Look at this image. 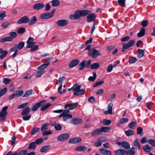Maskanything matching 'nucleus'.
I'll use <instances>...</instances> for the list:
<instances>
[{
    "mask_svg": "<svg viewBox=\"0 0 155 155\" xmlns=\"http://www.w3.org/2000/svg\"><path fill=\"white\" fill-rule=\"evenodd\" d=\"M9 36L1 38L0 39V43H2L8 41H12L14 38L17 36V34L15 32H10L9 34Z\"/></svg>",
    "mask_w": 155,
    "mask_h": 155,
    "instance_id": "nucleus-1",
    "label": "nucleus"
},
{
    "mask_svg": "<svg viewBox=\"0 0 155 155\" xmlns=\"http://www.w3.org/2000/svg\"><path fill=\"white\" fill-rule=\"evenodd\" d=\"M73 87V91H75L74 93V95L75 96L81 95L85 93V90L81 89V86L80 85L74 84Z\"/></svg>",
    "mask_w": 155,
    "mask_h": 155,
    "instance_id": "nucleus-2",
    "label": "nucleus"
},
{
    "mask_svg": "<svg viewBox=\"0 0 155 155\" xmlns=\"http://www.w3.org/2000/svg\"><path fill=\"white\" fill-rule=\"evenodd\" d=\"M87 54L89 56H91L92 58H96L98 56L101 55V54L98 50L93 48L91 50L88 51Z\"/></svg>",
    "mask_w": 155,
    "mask_h": 155,
    "instance_id": "nucleus-3",
    "label": "nucleus"
},
{
    "mask_svg": "<svg viewBox=\"0 0 155 155\" xmlns=\"http://www.w3.org/2000/svg\"><path fill=\"white\" fill-rule=\"evenodd\" d=\"M135 43V41L134 40L130 41L127 43H123L122 45H123V49L122 50V52H124L125 50L129 48L132 47Z\"/></svg>",
    "mask_w": 155,
    "mask_h": 155,
    "instance_id": "nucleus-4",
    "label": "nucleus"
},
{
    "mask_svg": "<svg viewBox=\"0 0 155 155\" xmlns=\"http://www.w3.org/2000/svg\"><path fill=\"white\" fill-rule=\"evenodd\" d=\"M70 137L69 134L67 133H63L57 137V140L58 141H63L68 139Z\"/></svg>",
    "mask_w": 155,
    "mask_h": 155,
    "instance_id": "nucleus-5",
    "label": "nucleus"
},
{
    "mask_svg": "<svg viewBox=\"0 0 155 155\" xmlns=\"http://www.w3.org/2000/svg\"><path fill=\"white\" fill-rule=\"evenodd\" d=\"M45 100H42L31 107V110L33 111L37 110L41 106L43 105L46 102Z\"/></svg>",
    "mask_w": 155,
    "mask_h": 155,
    "instance_id": "nucleus-6",
    "label": "nucleus"
},
{
    "mask_svg": "<svg viewBox=\"0 0 155 155\" xmlns=\"http://www.w3.org/2000/svg\"><path fill=\"white\" fill-rule=\"evenodd\" d=\"M96 15L94 13H91L86 17L87 21L90 23L94 21L96 19Z\"/></svg>",
    "mask_w": 155,
    "mask_h": 155,
    "instance_id": "nucleus-7",
    "label": "nucleus"
},
{
    "mask_svg": "<svg viewBox=\"0 0 155 155\" xmlns=\"http://www.w3.org/2000/svg\"><path fill=\"white\" fill-rule=\"evenodd\" d=\"M56 24L58 26L63 27L67 25L68 22L66 20H60L57 21Z\"/></svg>",
    "mask_w": 155,
    "mask_h": 155,
    "instance_id": "nucleus-8",
    "label": "nucleus"
},
{
    "mask_svg": "<svg viewBox=\"0 0 155 155\" xmlns=\"http://www.w3.org/2000/svg\"><path fill=\"white\" fill-rule=\"evenodd\" d=\"M78 103L76 102L72 104H66L64 106V108H65L69 107L70 110H72L78 106Z\"/></svg>",
    "mask_w": 155,
    "mask_h": 155,
    "instance_id": "nucleus-9",
    "label": "nucleus"
},
{
    "mask_svg": "<svg viewBox=\"0 0 155 155\" xmlns=\"http://www.w3.org/2000/svg\"><path fill=\"white\" fill-rule=\"evenodd\" d=\"M29 18L27 16H24L19 19L17 23L18 24H21L22 23H28Z\"/></svg>",
    "mask_w": 155,
    "mask_h": 155,
    "instance_id": "nucleus-10",
    "label": "nucleus"
},
{
    "mask_svg": "<svg viewBox=\"0 0 155 155\" xmlns=\"http://www.w3.org/2000/svg\"><path fill=\"white\" fill-rule=\"evenodd\" d=\"M79 62V60L78 59H75L72 60L70 63L69 64V68H72L77 65Z\"/></svg>",
    "mask_w": 155,
    "mask_h": 155,
    "instance_id": "nucleus-11",
    "label": "nucleus"
},
{
    "mask_svg": "<svg viewBox=\"0 0 155 155\" xmlns=\"http://www.w3.org/2000/svg\"><path fill=\"white\" fill-rule=\"evenodd\" d=\"M137 149V148L135 147H133L130 150H125V153L127 155H134L135 154V150H136Z\"/></svg>",
    "mask_w": 155,
    "mask_h": 155,
    "instance_id": "nucleus-12",
    "label": "nucleus"
},
{
    "mask_svg": "<svg viewBox=\"0 0 155 155\" xmlns=\"http://www.w3.org/2000/svg\"><path fill=\"white\" fill-rule=\"evenodd\" d=\"M100 152L102 154L105 155H111V151L104 148H101L99 149Z\"/></svg>",
    "mask_w": 155,
    "mask_h": 155,
    "instance_id": "nucleus-13",
    "label": "nucleus"
},
{
    "mask_svg": "<svg viewBox=\"0 0 155 155\" xmlns=\"http://www.w3.org/2000/svg\"><path fill=\"white\" fill-rule=\"evenodd\" d=\"M81 140V139L79 137H75L70 139L68 142L70 143L75 144L80 142Z\"/></svg>",
    "mask_w": 155,
    "mask_h": 155,
    "instance_id": "nucleus-14",
    "label": "nucleus"
},
{
    "mask_svg": "<svg viewBox=\"0 0 155 155\" xmlns=\"http://www.w3.org/2000/svg\"><path fill=\"white\" fill-rule=\"evenodd\" d=\"M31 111V108L28 107H25L22 111L21 114L22 116L28 115Z\"/></svg>",
    "mask_w": 155,
    "mask_h": 155,
    "instance_id": "nucleus-15",
    "label": "nucleus"
},
{
    "mask_svg": "<svg viewBox=\"0 0 155 155\" xmlns=\"http://www.w3.org/2000/svg\"><path fill=\"white\" fill-rule=\"evenodd\" d=\"M45 6V5L43 3H37L34 5L33 8L35 10H38L43 8Z\"/></svg>",
    "mask_w": 155,
    "mask_h": 155,
    "instance_id": "nucleus-16",
    "label": "nucleus"
},
{
    "mask_svg": "<svg viewBox=\"0 0 155 155\" xmlns=\"http://www.w3.org/2000/svg\"><path fill=\"white\" fill-rule=\"evenodd\" d=\"M51 14L46 12L42 14L40 16V18L43 19H47L52 17Z\"/></svg>",
    "mask_w": 155,
    "mask_h": 155,
    "instance_id": "nucleus-17",
    "label": "nucleus"
},
{
    "mask_svg": "<svg viewBox=\"0 0 155 155\" xmlns=\"http://www.w3.org/2000/svg\"><path fill=\"white\" fill-rule=\"evenodd\" d=\"M82 121V120L81 119L74 118L72 119L71 120V122L74 124H78L81 123Z\"/></svg>",
    "mask_w": 155,
    "mask_h": 155,
    "instance_id": "nucleus-18",
    "label": "nucleus"
},
{
    "mask_svg": "<svg viewBox=\"0 0 155 155\" xmlns=\"http://www.w3.org/2000/svg\"><path fill=\"white\" fill-rule=\"evenodd\" d=\"M49 63L50 59L48 58V62L46 63L43 64L41 65L38 67V70H43V69H45V68H46L49 65Z\"/></svg>",
    "mask_w": 155,
    "mask_h": 155,
    "instance_id": "nucleus-19",
    "label": "nucleus"
},
{
    "mask_svg": "<svg viewBox=\"0 0 155 155\" xmlns=\"http://www.w3.org/2000/svg\"><path fill=\"white\" fill-rule=\"evenodd\" d=\"M125 150L124 149H119L114 151V153L115 155H124L125 153Z\"/></svg>",
    "mask_w": 155,
    "mask_h": 155,
    "instance_id": "nucleus-20",
    "label": "nucleus"
},
{
    "mask_svg": "<svg viewBox=\"0 0 155 155\" xmlns=\"http://www.w3.org/2000/svg\"><path fill=\"white\" fill-rule=\"evenodd\" d=\"M87 149L86 147L85 146H80L75 149V150L78 152H82L85 151Z\"/></svg>",
    "mask_w": 155,
    "mask_h": 155,
    "instance_id": "nucleus-21",
    "label": "nucleus"
},
{
    "mask_svg": "<svg viewBox=\"0 0 155 155\" xmlns=\"http://www.w3.org/2000/svg\"><path fill=\"white\" fill-rule=\"evenodd\" d=\"M37 18L36 16H33L30 19H29L28 25H31L35 24L37 21Z\"/></svg>",
    "mask_w": 155,
    "mask_h": 155,
    "instance_id": "nucleus-22",
    "label": "nucleus"
},
{
    "mask_svg": "<svg viewBox=\"0 0 155 155\" xmlns=\"http://www.w3.org/2000/svg\"><path fill=\"white\" fill-rule=\"evenodd\" d=\"M80 12L81 16L82 17H84L88 15L91 12L90 11L87 10H80Z\"/></svg>",
    "mask_w": 155,
    "mask_h": 155,
    "instance_id": "nucleus-23",
    "label": "nucleus"
},
{
    "mask_svg": "<svg viewBox=\"0 0 155 155\" xmlns=\"http://www.w3.org/2000/svg\"><path fill=\"white\" fill-rule=\"evenodd\" d=\"M49 125V124L48 123L43 124L41 128V131L44 132L47 130L48 128Z\"/></svg>",
    "mask_w": 155,
    "mask_h": 155,
    "instance_id": "nucleus-24",
    "label": "nucleus"
},
{
    "mask_svg": "<svg viewBox=\"0 0 155 155\" xmlns=\"http://www.w3.org/2000/svg\"><path fill=\"white\" fill-rule=\"evenodd\" d=\"M144 50L138 49L137 52L138 57L139 58H142L144 55Z\"/></svg>",
    "mask_w": 155,
    "mask_h": 155,
    "instance_id": "nucleus-25",
    "label": "nucleus"
},
{
    "mask_svg": "<svg viewBox=\"0 0 155 155\" xmlns=\"http://www.w3.org/2000/svg\"><path fill=\"white\" fill-rule=\"evenodd\" d=\"M145 33V29L142 28L140 29L139 32L137 34V36L139 37H142L144 35Z\"/></svg>",
    "mask_w": 155,
    "mask_h": 155,
    "instance_id": "nucleus-26",
    "label": "nucleus"
},
{
    "mask_svg": "<svg viewBox=\"0 0 155 155\" xmlns=\"http://www.w3.org/2000/svg\"><path fill=\"white\" fill-rule=\"evenodd\" d=\"M85 61H82L79 64L78 66L79 70H81L84 69L85 67Z\"/></svg>",
    "mask_w": 155,
    "mask_h": 155,
    "instance_id": "nucleus-27",
    "label": "nucleus"
},
{
    "mask_svg": "<svg viewBox=\"0 0 155 155\" xmlns=\"http://www.w3.org/2000/svg\"><path fill=\"white\" fill-rule=\"evenodd\" d=\"M128 121V119L127 118H123L120 119L119 123L117 124V126H119L120 124H122L127 122Z\"/></svg>",
    "mask_w": 155,
    "mask_h": 155,
    "instance_id": "nucleus-28",
    "label": "nucleus"
},
{
    "mask_svg": "<svg viewBox=\"0 0 155 155\" xmlns=\"http://www.w3.org/2000/svg\"><path fill=\"white\" fill-rule=\"evenodd\" d=\"M72 117V115L71 114H64L63 117V120L64 121H66L68 119L71 118Z\"/></svg>",
    "mask_w": 155,
    "mask_h": 155,
    "instance_id": "nucleus-29",
    "label": "nucleus"
},
{
    "mask_svg": "<svg viewBox=\"0 0 155 155\" xmlns=\"http://www.w3.org/2000/svg\"><path fill=\"white\" fill-rule=\"evenodd\" d=\"M133 144L134 146L137 147L139 150L141 149L140 145L138 140L137 139L135 140L133 142Z\"/></svg>",
    "mask_w": 155,
    "mask_h": 155,
    "instance_id": "nucleus-30",
    "label": "nucleus"
},
{
    "mask_svg": "<svg viewBox=\"0 0 155 155\" xmlns=\"http://www.w3.org/2000/svg\"><path fill=\"white\" fill-rule=\"evenodd\" d=\"M99 64L97 63H95L92 64L90 66V68L91 69H97L99 67Z\"/></svg>",
    "mask_w": 155,
    "mask_h": 155,
    "instance_id": "nucleus-31",
    "label": "nucleus"
},
{
    "mask_svg": "<svg viewBox=\"0 0 155 155\" xmlns=\"http://www.w3.org/2000/svg\"><path fill=\"white\" fill-rule=\"evenodd\" d=\"M101 133L104 132H107L110 129V127H102L100 128Z\"/></svg>",
    "mask_w": 155,
    "mask_h": 155,
    "instance_id": "nucleus-32",
    "label": "nucleus"
},
{
    "mask_svg": "<svg viewBox=\"0 0 155 155\" xmlns=\"http://www.w3.org/2000/svg\"><path fill=\"white\" fill-rule=\"evenodd\" d=\"M74 19H78L81 16L80 10H78L74 13Z\"/></svg>",
    "mask_w": 155,
    "mask_h": 155,
    "instance_id": "nucleus-33",
    "label": "nucleus"
},
{
    "mask_svg": "<svg viewBox=\"0 0 155 155\" xmlns=\"http://www.w3.org/2000/svg\"><path fill=\"white\" fill-rule=\"evenodd\" d=\"M51 105V103H47L45 105L42 106L41 107V110L42 111H44L46 109H47V108H48Z\"/></svg>",
    "mask_w": 155,
    "mask_h": 155,
    "instance_id": "nucleus-34",
    "label": "nucleus"
},
{
    "mask_svg": "<svg viewBox=\"0 0 155 155\" xmlns=\"http://www.w3.org/2000/svg\"><path fill=\"white\" fill-rule=\"evenodd\" d=\"M101 133L100 129H97L93 131L91 133V135L93 136H96Z\"/></svg>",
    "mask_w": 155,
    "mask_h": 155,
    "instance_id": "nucleus-35",
    "label": "nucleus"
},
{
    "mask_svg": "<svg viewBox=\"0 0 155 155\" xmlns=\"http://www.w3.org/2000/svg\"><path fill=\"white\" fill-rule=\"evenodd\" d=\"M51 5L53 6L56 7L59 5L60 2L58 0H53L51 2Z\"/></svg>",
    "mask_w": 155,
    "mask_h": 155,
    "instance_id": "nucleus-36",
    "label": "nucleus"
},
{
    "mask_svg": "<svg viewBox=\"0 0 155 155\" xmlns=\"http://www.w3.org/2000/svg\"><path fill=\"white\" fill-rule=\"evenodd\" d=\"M50 147L51 146L50 145L44 146L41 148L40 151L41 153L44 152L47 150H48L50 148Z\"/></svg>",
    "mask_w": 155,
    "mask_h": 155,
    "instance_id": "nucleus-37",
    "label": "nucleus"
},
{
    "mask_svg": "<svg viewBox=\"0 0 155 155\" xmlns=\"http://www.w3.org/2000/svg\"><path fill=\"white\" fill-rule=\"evenodd\" d=\"M144 151L147 152L149 153L151 150V149L149 145H146L144 146L143 147Z\"/></svg>",
    "mask_w": 155,
    "mask_h": 155,
    "instance_id": "nucleus-38",
    "label": "nucleus"
},
{
    "mask_svg": "<svg viewBox=\"0 0 155 155\" xmlns=\"http://www.w3.org/2000/svg\"><path fill=\"white\" fill-rule=\"evenodd\" d=\"M24 93L23 91L22 90H20L16 91L15 94L16 97H20L22 96Z\"/></svg>",
    "mask_w": 155,
    "mask_h": 155,
    "instance_id": "nucleus-39",
    "label": "nucleus"
},
{
    "mask_svg": "<svg viewBox=\"0 0 155 155\" xmlns=\"http://www.w3.org/2000/svg\"><path fill=\"white\" fill-rule=\"evenodd\" d=\"M55 129L57 130H60L62 129V127L59 124L57 123H54L53 125Z\"/></svg>",
    "mask_w": 155,
    "mask_h": 155,
    "instance_id": "nucleus-40",
    "label": "nucleus"
},
{
    "mask_svg": "<svg viewBox=\"0 0 155 155\" xmlns=\"http://www.w3.org/2000/svg\"><path fill=\"white\" fill-rule=\"evenodd\" d=\"M25 43L23 41L20 42L18 45L17 44V47L18 49L20 50L24 46Z\"/></svg>",
    "mask_w": 155,
    "mask_h": 155,
    "instance_id": "nucleus-41",
    "label": "nucleus"
},
{
    "mask_svg": "<svg viewBox=\"0 0 155 155\" xmlns=\"http://www.w3.org/2000/svg\"><path fill=\"white\" fill-rule=\"evenodd\" d=\"M36 147V144L35 142H32L30 143L28 146V148L30 149H33L34 150Z\"/></svg>",
    "mask_w": 155,
    "mask_h": 155,
    "instance_id": "nucleus-42",
    "label": "nucleus"
},
{
    "mask_svg": "<svg viewBox=\"0 0 155 155\" xmlns=\"http://www.w3.org/2000/svg\"><path fill=\"white\" fill-rule=\"evenodd\" d=\"M102 122L104 125L107 126L110 124L111 123V121L110 120L105 119L102 120Z\"/></svg>",
    "mask_w": 155,
    "mask_h": 155,
    "instance_id": "nucleus-43",
    "label": "nucleus"
},
{
    "mask_svg": "<svg viewBox=\"0 0 155 155\" xmlns=\"http://www.w3.org/2000/svg\"><path fill=\"white\" fill-rule=\"evenodd\" d=\"M126 135L127 136H129L134 134V133L133 130H129L125 132Z\"/></svg>",
    "mask_w": 155,
    "mask_h": 155,
    "instance_id": "nucleus-44",
    "label": "nucleus"
},
{
    "mask_svg": "<svg viewBox=\"0 0 155 155\" xmlns=\"http://www.w3.org/2000/svg\"><path fill=\"white\" fill-rule=\"evenodd\" d=\"M122 146L125 149H128L130 148V146L129 143L126 141H123Z\"/></svg>",
    "mask_w": 155,
    "mask_h": 155,
    "instance_id": "nucleus-45",
    "label": "nucleus"
},
{
    "mask_svg": "<svg viewBox=\"0 0 155 155\" xmlns=\"http://www.w3.org/2000/svg\"><path fill=\"white\" fill-rule=\"evenodd\" d=\"M40 128L38 127H35L32 130L31 132V135H33L36 133L38 132L40 130Z\"/></svg>",
    "mask_w": 155,
    "mask_h": 155,
    "instance_id": "nucleus-46",
    "label": "nucleus"
},
{
    "mask_svg": "<svg viewBox=\"0 0 155 155\" xmlns=\"http://www.w3.org/2000/svg\"><path fill=\"white\" fill-rule=\"evenodd\" d=\"M137 61V59L133 57H130L129 58V62L130 64L134 63Z\"/></svg>",
    "mask_w": 155,
    "mask_h": 155,
    "instance_id": "nucleus-47",
    "label": "nucleus"
},
{
    "mask_svg": "<svg viewBox=\"0 0 155 155\" xmlns=\"http://www.w3.org/2000/svg\"><path fill=\"white\" fill-rule=\"evenodd\" d=\"M93 77L90 76L88 78V80L91 81H93L95 79L96 77V74L95 72H93Z\"/></svg>",
    "mask_w": 155,
    "mask_h": 155,
    "instance_id": "nucleus-48",
    "label": "nucleus"
},
{
    "mask_svg": "<svg viewBox=\"0 0 155 155\" xmlns=\"http://www.w3.org/2000/svg\"><path fill=\"white\" fill-rule=\"evenodd\" d=\"M7 90L6 87H5L0 90V97L4 95Z\"/></svg>",
    "mask_w": 155,
    "mask_h": 155,
    "instance_id": "nucleus-49",
    "label": "nucleus"
},
{
    "mask_svg": "<svg viewBox=\"0 0 155 155\" xmlns=\"http://www.w3.org/2000/svg\"><path fill=\"white\" fill-rule=\"evenodd\" d=\"M117 1L119 6L123 7L125 6V0H118Z\"/></svg>",
    "mask_w": 155,
    "mask_h": 155,
    "instance_id": "nucleus-50",
    "label": "nucleus"
},
{
    "mask_svg": "<svg viewBox=\"0 0 155 155\" xmlns=\"http://www.w3.org/2000/svg\"><path fill=\"white\" fill-rule=\"evenodd\" d=\"M36 43V42H29L28 43H27V45L26 46V48H30L33 46Z\"/></svg>",
    "mask_w": 155,
    "mask_h": 155,
    "instance_id": "nucleus-51",
    "label": "nucleus"
},
{
    "mask_svg": "<svg viewBox=\"0 0 155 155\" xmlns=\"http://www.w3.org/2000/svg\"><path fill=\"white\" fill-rule=\"evenodd\" d=\"M33 92V91L32 90H30L27 91L25 93L23 97H28V96L32 94V92Z\"/></svg>",
    "mask_w": 155,
    "mask_h": 155,
    "instance_id": "nucleus-52",
    "label": "nucleus"
},
{
    "mask_svg": "<svg viewBox=\"0 0 155 155\" xmlns=\"http://www.w3.org/2000/svg\"><path fill=\"white\" fill-rule=\"evenodd\" d=\"M10 24L9 22L5 21L3 22L1 26L2 27L5 28H8L10 25Z\"/></svg>",
    "mask_w": 155,
    "mask_h": 155,
    "instance_id": "nucleus-53",
    "label": "nucleus"
},
{
    "mask_svg": "<svg viewBox=\"0 0 155 155\" xmlns=\"http://www.w3.org/2000/svg\"><path fill=\"white\" fill-rule=\"evenodd\" d=\"M5 12L4 11L0 12V21L3 19L5 17Z\"/></svg>",
    "mask_w": 155,
    "mask_h": 155,
    "instance_id": "nucleus-54",
    "label": "nucleus"
},
{
    "mask_svg": "<svg viewBox=\"0 0 155 155\" xmlns=\"http://www.w3.org/2000/svg\"><path fill=\"white\" fill-rule=\"evenodd\" d=\"M18 49L17 44H15L13 46L10 48V51L11 52H18Z\"/></svg>",
    "mask_w": 155,
    "mask_h": 155,
    "instance_id": "nucleus-55",
    "label": "nucleus"
},
{
    "mask_svg": "<svg viewBox=\"0 0 155 155\" xmlns=\"http://www.w3.org/2000/svg\"><path fill=\"white\" fill-rule=\"evenodd\" d=\"M104 83V81H98L94 84L93 86V87H94L97 86L102 85Z\"/></svg>",
    "mask_w": 155,
    "mask_h": 155,
    "instance_id": "nucleus-56",
    "label": "nucleus"
},
{
    "mask_svg": "<svg viewBox=\"0 0 155 155\" xmlns=\"http://www.w3.org/2000/svg\"><path fill=\"white\" fill-rule=\"evenodd\" d=\"M8 53V52L7 51H4L3 52H2V53L0 55V58L2 59L5 58Z\"/></svg>",
    "mask_w": 155,
    "mask_h": 155,
    "instance_id": "nucleus-57",
    "label": "nucleus"
},
{
    "mask_svg": "<svg viewBox=\"0 0 155 155\" xmlns=\"http://www.w3.org/2000/svg\"><path fill=\"white\" fill-rule=\"evenodd\" d=\"M147 142L152 146L155 147V140L153 139H149L148 140Z\"/></svg>",
    "mask_w": 155,
    "mask_h": 155,
    "instance_id": "nucleus-58",
    "label": "nucleus"
},
{
    "mask_svg": "<svg viewBox=\"0 0 155 155\" xmlns=\"http://www.w3.org/2000/svg\"><path fill=\"white\" fill-rule=\"evenodd\" d=\"M28 104V102H26L24 103L21 104L19 105L18 108V109H20L23 108L25 107Z\"/></svg>",
    "mask_w": 155,
    "mask_h": 155,
    "instance_id": "nucleus-59",
    "label": "nucleus"
},
{
    "mask_svg": "<svg viewBox=\"0 0 155 155\" xmlns=\"http://www.w3.org/2000/svg\"><path fill=\"white\" fill-rule=\"evenodd\" d=\"M137 123L136 121H132L130 123L129 125V127L131 129H134V127L136 125Z\"/></svg>",
    "mask_w": 155,
    "mask_h": 155,
    "instance_id": "nucleus-60",
    "label": "nucleus"
},
{
    "mask_svg": "<svg viewBox=\"0 0 155 155\" xmlns=\"http://www.w3.org/2000/svg\"><path fill=\"white\" fill-rule=\"evenodd\" d=\"M153 105V103L152 102L147 103L146 104V107L150 110H151L152 107Z\"/></svg>",
    "mask_w": 155,
    "mask_h": 155,
    "instance_id": "nucleus-61",
    "label": "nucleus"
},
{
    "mask_svg": "<svg viewBox=\"0 0 155 155\" xmlns=\"http://www.w3.org/2000/svg\"><path fill=\"white\" fill-rule=\"evenodd\" d=\"M25 31V29L23 28H20L18 29L17 30L18 33L19 34H22L24 33Z\"/></svg>",
    "mask_w": 155,
    "mask_h": 155,
    "instance_id": "nucleus-62",
    "label": "nucleus"
},
{
    "mask_svg": "<svg viewBox=\"0 0 155 155\" xmlns=\"http://www.w3.org/2000/svg\"><path fill=\"white\" fill-rule=\"evenodd\" d=\"M43 141V139L42 138H41L36 140L35 142V143L36 144L38 145L42 143Z\"/></svg>",
    "mask_w": 155,
    "mask_h": 155,
    "instance_id": "nucleus-63",
    "label": "nucleus"
},
{
    "mask_svg": "<svg viewBox=\"0 0 155 155\" xmlns=\"http://www.w3.org/2000/svg\"><path fill=\"white\" fill-rule=\"evenodd\" d=\"M38 48V45H35L31 47V48L30 50L31 51H34L37 50Z\"/></svg>",
    "mask_w": 155,
    "mask_h": 155,
    "instance_id": "nucleus-64",
    "label": "nucleus"
}]
</instances>
